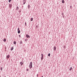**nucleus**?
Listing matches in <instances>:
<instances>
[{"label":"nucleus","instance_id":"nucleus-4","mask_svg":"<svg viewBox=\"0 0 77 77\" xmlns=\"http://www.w3.org/2000/svg\"><path fill=\"white\" fill-rule=\"evenodd\" d=\"M9 8H12V5L11 4H9Z\"/></svg>","mask_w":77,"mask_h":77},{"label":"nucleus","instance_id":"nucleus-28","mask_svg":"<svg viewBox=\"0 0 77 77\" xmlns=\"http://www.w3.org/2000/svg\"><path fill=\"white\" fill-rule=\"evenodd\" d=\"M19 37H20V38H21V35H19Z\"/></svg>","mask_w":77,"mask_h":77},{"label":"nucleus","instance_id":"nucleus-24","mask_svg":"<svg viewBox=\"0 0 77 77\" xmlns=\"http://www.w3.org/2000/svg\"><path fill=\"white\" fill-rule=\"evenodd\" d=\"M70 9H72V6H70Z\"/></svg>","mask_w":77,"mask_h":77},{"label":"nucleus","instance_id":"nucleus-9","mask_svg":"<svg viewBox=\"0 0 77 77\" xmlns=\"http://www.w3.org/2000/svg\"><path fill=\"white\" fill-rule=\"evenodd\" d=\"M26 0H23V3H26Z\"/></svg>","mask_w":77,"mask_h":77},{"label":"nucleus","instance_id":"nucleus-21","mask_svg":"<svg viewBox=\"0 0 77 77\" xmlns=\"http://www.w3.org/2000/svg\"><path fill=\"white\" fill-rule=\"evenodd\" d=\"M25 25L26 26H27V23H26V22L25 23Z\"/></svg>","mask_w":77,"mask_h":77},{"label":"nucleus","instance_id":"nucleus-27","mask_svg":"<svg viewBox=\"0 0 77 77\" xmlns=\"http://www.w3.org/2000/svg\"><path fill=\"white\" fill-rule=\"evenodd\" d=\"M23 5H25V3H26L25 2H23Z\"/></svg>","mask_w":77,"mask_h":77},{"label":"nucleus","instance_id":"nucleus-25","mask_svg":"<svg viewBox=\"0 0 77 77\" xmlns=\"http://www.w3.org/2000/svg\"><path fill=\"white\" fill-rule=\"evenodd\" d=\"M26 71H29V69H26Z\"/></svg>","mask_w":77,"mask_h":77},{"label":"nucleus","instance_id":"nucleus-26","mask_svg":"<svg viewBox=\"0 0 77 77\" xmlns=\"http://www.w3.org/2000/svg\"><path fill=\"white\" fill-rule=\"evenodd\" d=\"M20 30V28H18L17 29V30L18 31V30Z\"/></svg>","mask_w":77,"mask_h":77},{"label":"nucleus","instance_id":"nucleus-23","mask_svg":"<svg viewBox=\"0 0 77 77\" xmlns=\"http://www.w3.org/2000/svg\"><path fill=\"white\" fill-rule=\"evenodd\" d=\"M1 71H2V69H3V68L2 67L1 68Z\"/></svg>","mask_w":77,"mask_h":77},{"label":"nucleus","instance_id":"nucleus-20","mask_svg":"<svg viewBox=\"0 0 77 77\" xmlns=\"http://www.w3.org/2000/svg\"><path fill=\"white\" fill-rule=\"evenodd\" d=\"M11 1H12V0H9L8 2H9V3H10V2H11Z\"/></svg>","mask_w":77,"mask_h":77},{"label":"nucleus","instance_id":"nucleus-1","mask_svg":"<svg viewBox=\"0 0 77 77\" xmlns=\"http://www.w3.org/2000/svg\"><path fill=\"white\" fill-rule=\"evenodd\" d=\"M29 67L30 69H31V68H32V62H31L30 63Z\"/></svg>","mask_w":77,"mask_h":77},{"label":"nucleus","instance_id":"nucleus-29","mask_svg":"<svg viewBox=\"0 0 77 77\" xmlns=\"http://www.w3.org/2000/svg\"><path fill=\"white\" fill-rule=\"evenodd\" d=\"M25 41H27V40L26 39L25 40Z\"/></svg>","mask_w":77,"mask_h":77},{"label":"nucleus","instance_id":"nucleus-35","mask_svg":"<svg viewBox=\"0 0 77 77\" xmlns=\"http://www.w3.org/2000/svg\"><path fill=\"white\" fill-rule=\"evenodd\" d=\"M22 9H23V8L22 7Z\"/></svg>","mask_w":77,"mask_h":77},{"label":"nucleus","instance_id":"nucleus-8","mask_svg":"<svg viewBox=\"0 0 77 77\" xmlns=\"http://www.w3.org/2000/svg\"><path fill=\"white\" fill-rule=\"evenodd\" d=\"M3 41L4 42H6V38H4L3 40Z\"/></svg>","mask_w":77,"mask_h":77},{"label":"nucleus","instance_id":"nucleus-32","mask_svg":"<svg viewBox=\"0 0 77 77\" xmlns=\"http://www.w3.org/2000/svg\"><path fill=\"white\" fill-rule=\"evenodd\" d=\"M5 49H6V47L5 48Z\"/></svg>","mask_w":77,"mask_h":77},{"label":"nucleus","instance_id":"nucleus-7","mask_svg":"<svg viewBox=\"0 0 77 77\" xmlns=\"http://www.w3.org/2000/svg\"><path fill=\"white\" fill-rule=\"evenodd\" d=\"M14 50V47H12L11 48V51H12Z\"/></svg>","mask_w":77,"mask_h":77},{"label":"nucleus","instance_id":"nucleus-5","mask_svg":"<svg viewBox=\"0 0 77 77\" xmlns=\"http://www.w3.org/2000/svg\"><path fill=\"white\" fill-rule=\"evenodd\" d=\"M56 46H54V51H56Z\"/></svg>","mask_w":77,"mask_h":77},{"label":"nucleus","instance_id":"nucleus-14","mask_svg":"<svg viewBox=\"0 0 77 77\" xmlns=\"http://www.w3.org/2000/svg\"><path fill=\"white\" fill-rule=\"evenodd\" d=\"M20 44H23V42H22V41H20Z\"/></svg>","mask_w":77,"mask_h":77},{"label":"nucleus","instance_id":"nucleus-11","mask_svg":"<svg viewBox=\"0 0 77 77\" xmlns=\"http://www.w3.org/2000/svg\"><path fill=\"white\" fill-rule=\"evenodd\" d=\"M28 9H29L30 8V5H28Z\"/></svg>","mask_w":77,"mask_h":77},{"label":"nucleus","instance_id":"nucleus-19","mask_svg":"<svg viewBox=\"0 0 77 77\" xmlns=\"http://www.w3.org/2000/svg\"><path fill=\"white\" fill-rule=\"evenodd\" d=\"M41 56H42V57H44V55H43V54H42Z\"/></svg>","mask_w":77,"mask_h":77},{"label":"nucleus","instance_id":"nucleus-31","mask_svg":"<svg viewBox=\"0 0 77 77\" xmlns=\"http://www.w3.org/2000/svg\"><path fill=\"white\" fill-rule=\"evenodd\" d=\"M22 7H24V6H22Z\"/></svg>","mask_w":77,"mask_h":77},{"label":"nucleus","instance_id":"nucleus-3","mask_svg":"<svg viewBox=\"0 0 77 77\" xmlns=\"http://www.w3.org/2000/svg\"><path fill=\"white\" fill-rule=\"evenodd\" d=\"M10 57V55H8L6 56V59H9V57Z\"/></svg>","mask_w":77,"mask_h":77},{"label":"nucleus","instance_id":"nucleus-15","mask_svg":"<svg viewBox=\"0 0 77 77\" xmlns=\"http://www.w3.org/2000/svg\"><path fill=\"white\" fill-rule=\"evenodd\" d=\"M72 67H70L69 69L70 71H71V70H72Z\"/></svg>","mask_w":77,"mask_h":77},{"label":"nucleus","instance_id":"nucleus-2","mask_svg":"<svg viewBox=\"0 0 77 77\" xmlns=\"http://www.w3.org/2000/svg\"><path fill=\"white\" fill-rule=\"evenodd\" d=\"M26 38H30V36L28 34L26 35Z\"/></svg>","mask_w":77,"mask_h":77},{"label":"nucleus","instance_id":"nucleus-18","mask_svg":"<svg viewBox=\"0 0 77 77\" xmlns=\"http://www.w3.org/2000/svg\"><path fill=\"white\" fill-rule=\"evenodd\" d=\"M16 42L15 41H14V44H16Z\"/></svg>","mask_w":77,"mask_h":77},{"label":"nucleus","instance_id":"nucleus-33","mask_svg":"<svg viewBox=\"0 0 77 77\" xmlns=\"http://www.w3.org/2000/svg\"><path fill=\"white\" fill-rule=\"evenodd\" d=\"M0 77H1V76H0Z\"/></svg>","mask_w":77,"mask_h":77},{"label":"nucleus","instance_id":"nucleus-17","mask_svg":"<svg viewBox=\"0 0 77 77\" xmlns=\"http://www.w3.org/2000/svg\"><path fill=\"white\" fill-rule=\"evenodd\" d=\"M31 21H33V18H31Z\"/></svg>","mask_w":77,"mask_h":77},{"label":"nucleus","instance_id":"nucleus-30","mask_svg":"<svg viewBox=\"0 0 77 77\" xmlns=\"http://www.w3.org/2000/svg\"><path fill=\"white\" fill-rule=\"evenodd\" d=\"M37 77H38V74H37Z\"/></svg>","mask_w":77,"mask_h":77},{"label":"nucleus","instance_id":"nucleus-16","mask_svg":"<svg viewBox=\"0 0 77 77\" xmlns=\"http://www.w3.org/2000/svg\"><path fill=\"white\" fill-rule=\"evenodd\" d=\"M18 33H20V30H18Z\"/></svg>","mask_w":77,"mask_h":77},{"label":"nucleus","instance_id":"nucleus-6","mask_svg":"<svg viewBox=\"0 0 77 77\" xmlns=\"http://www.w3.org/2000/svg\"><path fill=\"white\" fill-rule=\"evenodd\" d=\"M23 62H20V64H21V66H22V65H23Z\"/></svg>","mask_w":77,"mask_h":77},{"label":"nucleus","instance_id":"nucleus-10","mask_svg":"<svg viewBox=\"0 0 77 77\" xmlns=\"http://www.w3.org/2000/svg\"><path fill=\"white\" fill-rule=\"evenodd\" d=\"M43 59H44V57H42L41 58V60H43Z\"/></svg>","mask_w":77,"mask_h":77},{"label":"nucleus","instance_id":"nucleus-22","mask_svg":"<svg viewBox=\"0 0 77 77\" xmlns=\"http://www.w3.org/2000/svg\"><path fill=\"white\" fill-rule=\"evenodd\" d=\"M48 56H50V54H48Z\"/></svg>","mask_w":77,"mask_h":77},{"label":"nucleus","instance_id":"nucleus-13","mask_svg":"<svg viewBox=\"0 0 77 77\" xmlns=\"http://www.w3.org/2000/svg\"><path fill=\"white\" fill-rule=\"evenodd\" d=\"M62 3H65V1H64V0H62Z\"/></svg>","mask_w":77,"mask_h":77},{"label":"nucleus","instance_id":"nucleus-12","mask_svg":"<svg viewBox=\"0 0 77 77\" xmlns=\"http://www.w3.org/2000/svg\"><path fill=\"white\" fill-rule=\"evenodd\" d=\"M19 9V8L18 7H17V8H16V10H17V11H18V10Z\"/></svg>","mask_w":77,"mask_h":77},{"label":"nucleus","instance_id":"nucleus-34","mask_svg":"<svg viewBox=\"0 0 77 77\" xmlns=\"http://www.w3.org/2000/svg\"><path fill=\"white\" fill-rule=\"evenodd\" d=\"M22 5H23V4H22Z\"/></svg>","mask_w":77,"mask_h":77}]
</instances>
